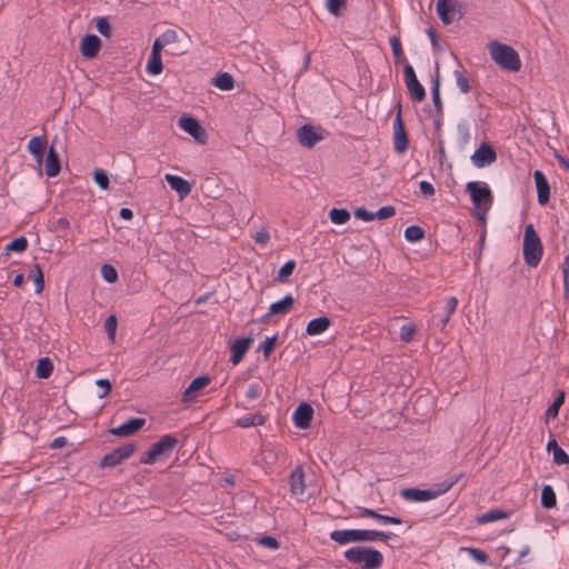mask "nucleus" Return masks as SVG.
<instances>
[{
  "label": "nucleus",
  "mask_w": 569,
  "mask_h": 569,
  "mask_svg": "<svg viewBox=\"0 0 569 569\" xmlns=\"http://www.w3.org/2000/svg\"><path fill=\"white\" fill-rule=\"evenodd\" d=\"M392 537H395L392 532L373 529H345L330 532V539L340 545H346L349 542L375 541L377 539L390 540Z\"/></svg>",
  "instance_id": "1"
},
{
  "label": "nucleus",
  "mask_w": 569,
  "mask_h": 569,
  "mask_svg": "<svg viewBox=\"0 0 569 569\" xmlns=\"http://www.w3.org/2000/svg\"><path fill=\"white\" fill-rule=\"evenodd\" d=\"M491 59L503 70L518 72L521 60L518 52L509 44L491 41L488 46Z\"/></svg>",
  "instance_id": "2"
},
{
  "label": "nucleus",
  "mask_w": 569,
  "mask_h": 569,
  "mask_svg": "<svg viewBox=\"0 0 569 569\" xmlns=\"http://www.w3.org/2000/svg\"><path fill=\"white\" fill-rule=\"evenodd\" d=\"M343 556L351 563L362 565L361 569H378L383 562L382 553L370 547H351Z\"/></svg>",
  "instance_id": "3"
},
{
  "label": "nucleus",
  "mask_w": 569,
  "mask_h": 569,
  "mask_svg": "<svg viewBox=\"0 0 569 569\" xmlns=\"http://www.w3.org/2000/svg\"><path fill=\"white\" fill-rule=\"evenodd\" d=\"M543 246L532 223L525 228L522 254L529 267H537L542 258Z\"/></svg>",
  "instance_id": "4"
},
{
  "label": "nucleus",
  "mask_w": 569,
  "mask_h": 569,
  "mask_svg": "<svg viewBox=\"0 0 569 569\" xmlns=\"http://www.w3.org/2000/svg\"><path fill=\"white\" fill-rule=\"evenodd\" d=\"M178 439L171 435H166L159 441L151 445L148 451L140 458L143 465H153L164 461L173 451Z\"/></svg>",
  "instance_id": "5"
},
{
  "label": "nucleus",
  "mask_w": 569,
  "mask_h": 569,
  "mask_svg": "<svg viewBox=\"0 0 569 569\" xmlns=\"http://www.w3.org/2000/svg\"><path fill=\"white\" fill-rule=\"evenodd\" d=\"M466 190L470 194V199L475 209L492 207L493 196L487 183L470 181L466 184Z\"/></svg>",
  "instance_id": "6"
},
{
  "label": "nucleus",
  "mask_w": 569,
  "mask_h": 569,
  "mask_svg": "<svg viewBox=\"0 0 569 569\" xmlns=\"http://www.w3.org/2000/svg\"><path fill=\"white\" fill-rule=\"evenodd\" d=\"M180 129L190 134L199 144H206L208 141V133L201 126L200 121L191 116H180Z\"/></svg>",
  "instance_id": "7"
},
{
  "label": "nucleus",
  "mask_w": 569,
  "mask_h": 569,
  "mask_svg": "<svg viewBox=\"0 0 569 569\" xmlns=\"http://www.w3.org/2000/svg\"><path fill=\"white\" fill-rule=\"evenodd\" d=\"M462 3L459 0H438L436 4L437 13L443 24H450L458 13V19L462 17Z\"/></svg>",
  "instance_id": "8"
},
{
  "label": "nucleus",
  "mask_w": 569,
  "mask_h": 569,
  "mask_svg": "<svg viewBox=\"0 0 569 569\" xmlns=\"http://www.w3.org/2000/svg\"><path fill=\"white\" fill-rule=\"evenodd\" d=\"M403 76L407 89L417 102H421L426 98V90L423 86L419 82L415 69L411 64L406 63L403 67Z\"/></svg>",
  "instance_id": "9"
},
{
  "label": "nucleus",
  "mask_w": 569,
  "mask_h": 569,
  "mask_svg": "<svg viewBox=\"0 0 569 569\" xmlns=\"http://www.w3.org/2000/svg\"><path fill=\"white\" fill-rule=\"evenodd\" d=\"M470 159L475 167L485 168L497 160V152L490 143L482 142Z\"/></svg>",
  "instance_id": "10"
},
{
  "label": "nucleus",
  "mask_w": 569,
  "mask_h": 569,
  "mask_svg": "<svg viewBox=\"0 0 569 569\" xmlns=\"http://www.w3.org/2000/svg\"><path fill=\"white\" fill-rule=\"evenodd\" d=\"M136 450V446L133 443H127L121 447H118L109 455L104 456L100 462L101 467H114L122 462L124 459H128L132 456Z\"/></svg>",
  "instance_id": "11"
},
{
  "label": "nucleus",
  "mask_w": 569,
  "mask_h": 569,
  "mask_svg": "<svg viewBox=\"0 0 569 569\" xmlns=\"http://www.w3.org/2000/svg\"><path fill=\"white\" fill-rule=\"evenodd\" d=\"M211 382L210 377L208 376H199L196 379L191 381V383L188 386V388L184 390L181 397V401L190 405L194 402L197 397L199 396V392L204 389L207 386H209Z\"/></svg>",
  "instance_id": "12"
},
{
  "label": "nucleus",
  "mask_w": 569,
  "mask_h": 569,
  "mask_svg": "<svg viewBox=\"0 0 569 569\" xmlns=\"http://www.w3.org/2000/svg\"><path fill=\"white\" fill-rule=\"evenodd\" d=\"M297 138L300 144L307 148L315 147L319 141L323 139L320 132L311 124H303L300 127L297 133Z\"/></svg>",
  "instance_id": "13"
},
{
  "label": "nucleus",
  "mask_w": 569,
  "mask_h": 569,
  "mask_svg": "<svg viewBox=\"0 0 569 569\" xmlns=\"http://www.w3.org/2000/svg\"><path fill=\"white\" fill-rule=\"evenodd\" d=\"M144 425V418H131L122 425L112 428L110 432L116 437H129L138 432Z\"/></svg>",
  "instance_id": "14"
},
{
  "label": "nucleus",
  "mask_w": 569,
  "mask_h": 569,
  "mask_svg": "<svg viewBox=\"0 0 569 569\" xmlns=\"http://www.w3.org/2000/svg\"><path fill=\"white\" fill-rule=\"evenodd\" d=\"M533 179L537 188V200L540 206H545L550 199V186L545 176L540 170L533 172Z\"/></svg>",
  "instance_id": "15"
},
{
  "label": "nucleus",
  "mask_w": 569,
  "mask_h": 569,
  "mask_svg": "<svg viewBox=\"0 0 569 569\" xmlns=\"http://www.w3.org/2000/svg\"><path fill=\"white\" fill-rule=\"evenodd\" d=\"M313 417V408L311 405L302 402L300 403L292 416L293 423L296 427L306 429L310 426Z\"/></svg>",
  "instance_id": "16"
},
{
  "label": "nucleus",
  "mask_w": 569,
  "mask_h": 569,
  "mask_svg": "<svg viewBox=\"0 0 569 569\" xmlns=\"http://www.w3.org/2000/svg\"><path fill=\"white\" fill-rule=\"evenodd\" d=\"M101 48V40L96 34H86L80 41V52L87 59L94 58Z\"/></svg>",
  "instance_id": "17"
},
{
  "label": "nucleus",
  "mask_w": 569,
  "mask_h": 569,
  "mask_svg": "<svg viewBox=\"0 0 569 569\" xmlns=\"http://www.w3.org/2000/svg\"><path fill=\"white\" fill-rule=\"evenodd\" d=\"M458 306V299L456 297H448L445 300V312L443 315H435L432 317V321L443 330L448 322L450 321L451 316L455 313Z\"/></svg>",
  "instance_id": "18"
},
{
  "label": "nucleus",
  "mask_w": 569,
  "mask_h": 569,
  "mask_svg": "<svg viewBox=\"0 0 569 569\" xmlns=\"http://www.w3.org/2000/svg\"><path fill=\"white\" fill-rule=\"evenodd\" d=\"M290 492L292 496H302L305 493V472L301 466H297L289 476Z\"/></svg>",
  "instance_id": "19"
},
{
  "label": "nucleus",
  "mask_w": 569,
  "mask_h": 569,
  "mask_svg": "<svg viewBox=\"0 0 569 569\" xmlns=\"http://www.w3.org/2000/svg\"><path fill=\"white\" fill-rule=\"evenodd\" d=\"M431 490L419 488H406L400 491V496L411 502H426L432 500Z\"/></svg>",
  "instance_id": "20"
},
{
  "label": "nucleus",
  "mask_w": 569,
  "mask_h": 569,
  "mask_svg": "<svg viewBox=\"0 0 569 569\" xmlns=\"http://www.w3.org/2000/svg\"><path fill=\"white\" fill-rule=\"evenodd\" d=\"M252 342V339L250 337L237 339L231 345V362L233 365L239 363L244 355L247 353L250 345Z\"/></svg>",
  "instance_id": "21"
},
{
  "label": "nucleus",
  "mask_w": 569,
  "mask_h": 569,
  "mask_svg": "<svg viewBox=\"0 0 569 569\" xmlns=\"http://www.w3.org/2000/svg\"><path fill=\"white\" fill-rule=\"evenodd\" d=\"M331 325V320L327 316H321L310 320L306 328L308 336H317L323 333Z\"/></svg>",
  "instance_id": "22"
},
{
  "label": "nucleus",
  "mask_w": 569,
  "mask_h": 569,
  "mask_svg": "<svg viewBox=\"0 0 569 569\" xmlns=\"http://www.w3.org/2000/svg\"><path fill=\"white\" fill-rule=\"evenodd\" d=\"M359 516L366 518H372L381 521L382 523L400 525L402 521L400 518L381 515L373 509L366 507H358Z\"/></svg>",
  "instance_id": "23"
},
{
  "label": "nucleus",
  "mask_w": 569,
  "mask_h": 569,
  "mask_svg": "<svg viewBox=\"0 0 569 569\" xmlns=\"http://www.w3.org/2000/svg\"><path fill=\"white\" fill-rule=\"evenodd\" d=\"M295 305V298L291 295H286L282 299L272 302L269 307V315H287Z\"/></svg>",
  "instance_id": "24"
},
{
  "label": "nucleus",
  "mask_w": 569,
  "mask_h": 569,
  "mask_svg": "<svg viewBox=\"0 0 569 569\" xmlns=\"http://www.w3.org/2000/svg\"><path fill=\"white\" fill-rule=\"evenodd\" d=\"M46 174L50 178L58 176L60 172L59 156L53 147H50L46 158Z\"/></svg>",
  "instance_id": "25"
},
{
  "label": "nucleus",
  "mask_w": 569,
  "mask_h": 569,
  "mask_svg": "<svg viewBox=\"0 0 569 569\" xmlns=\"http://www.w3.org/2000/svg\"><path fill=\"white\" fill-rule=\"evenodd\" d=\"M267 418L261 412H256L253 415L243 416L236 420V426L240 428H249L256 426L264 425Z\"/></svg>",
  "instance_id": "26"
},
{
  "label": "nucleus",
  "mask_w": 569,
  "mask_h": 569,
  "mask_svg": "<svg viewBox=\"0 0 569 569\" xmlns=\"http://www.w3.org/2000/svg\"><path fill=\"white\" fill-rule=\"evenodd\" d=\"M211 84L220 90L230 91L234 88V79L229 72H219L212 78Z\"/></svg>",
  "instance_id": "27"
},
{
  "label": "nucleus",
  "mask_w": 569,
  "mask_h": 569,
  "mask_svg": "<svg viewBox=\"0 0 569 569\" xmlns=\"http://www.w3.org/2000/svg\"><path fill=\"white\" fill-rule=\"evenodd\" d=\"M162 71L161 50H156L152 47L150 57L147 62V72L150 76H157Z\"/></svg>",
  "instance_id": "28"
},
{
  "label": "nucleus",
  "mask_w": 569,
  "mask_h": 569,
  "mask_svg": "<svg viewBox=\"0 0 569 569\" xmlns=\"http://www.w3.org/2000/svg\"><path fill=\"white\" fill-rule=\"evenodd\" d=\"M431 98L437 112V116H442V101L440 98V73L437 69L436 76L432 79Z\"/></svg>",
  "instance_id": "29"
},
{
  "label": "nucleus",
  "mask_w": 569,
  "mask_h": 569,
  "mask_svg": "<svg viewBox=\"0 0 569 569\" xmlns=\"http://www.w3.org/2000/svg\"><path fill=\"white\" fill-rule=\"evenodd\" d=\"M540 502L541 506L546 509H551L556 507L557 497L553 488L550 485H545L542 487Z\"/></svg>",
  "instance_id": "30"
},
{
  "label": "nucleus",
  "mask_w": 569,
  "mask_h": 569,
  "mask_svg": "<svg viewBox=\"0 0 569 569\" xmlns=\"http://www.w3.org/2000/svg\"><path fill=\"white\" fill-rule=\"evenodd\" d=\"M44 139L42 137H33L28 142L29 152L41 162L43 156Z\"/></svg>",
  "instance_id": "31"
},
{
  "label": "nucleus",
  "mask_w": 569,
  "mask_h": 569,
  "mask_svg": "<svg viewBox=\"0 0 569 569\" xmlns=\"http://www.w3.org/2000/svg\"><path fill=\"white\" fill-rule=\"evenodd\" d=\"M409 147V139L405 131H396L393 133V149L397 153H403Z\"/></svg>",
  "instance_id": "32"
},
{
  "label": "nucleus",
  "mask_w": 569,
  "mask_h": 569,
  "mask_svg": "<svg viewBox=\"0 0 569 569\" xmlns=\"http://www.w3.org/2000/svg\"><path fill=\"white\" fill-rule=\"evenodd\" d=\"M53 371V366L50 359L48 358H41L38 361L37 368H36V375L38 378L47 379L50 377V375Z\"/></svg>",
  "instance_id": "33"
},
{
  "label": "nucleus",
  "mask_w": 569,
  "mask_h": 569,
  "mask_svg": "<svg viewBox=\"0 0 569 569\" xmlns=\"http://www.w3.org/2000/svg\"><path fill=\"white\" fill-rule=\"evenodd\" d=\"M507 517H508V513L505 512L503 510H501V509H491V510L482 513L478 518V522L479 523H488V522L497 521V520H500V519H505Z\"/></svg>",
  "instance_id": "34"
},
{
  "label": "nucleus",
  "mask_w": 569,
  "mask_h": 569,
  "mask_svg": "<svg viewBox=\"0 0 569 569\" xmlns=\"http://www.w3.org/2000/svg\"><path fill=\"white\" fill-rule=\"evenodd\" d=\"M176 38L177 34L174 30H167L154 40L152 47H154L156 50H162L164 46L174 42Z\"/></svg>",
  "instance_id": "35"
},
{
  "label": "nucleus",
  "mask_w": 569,
  "mask_h": 569,
  "mask_svg": "<svg viewBox=\"0 0 569 569\" xmlns=\"http://www.w3.org/2000/svg\"><path fill=\"white\" fill-rule=\"evenodd\" d=\"M390 46L392 49V53L395 57L396 63H403L406 61V57L401 47L400 38L398 36L390 37Z\"/></svg>",
  "instance_id": "36"
},
{
  "label": "nucleus",
  "mask_w": 569,
  "mask_h": 569,
  "mask_svg": "<svg viewBox=\"0 0 569 569\" xmlns=\"http://www.w3.org/2000/svg\"><path fill=\"white\" fill-rule=\"evenodd\" d=\"M329 218L331 222L336 224H342L350 219V212L345 208H332L329 212Z\"/></svg>",
  "instance_id": "37"
},
{
  "label": "nucleus",
  "mask_w": 569,
  "mask_h": 569,
  "mask_svg": "<svg viewBox=\"0 0 569 569\" xmlns=\"http://www.w3.org/2000/svg\"><path fill=\"white\" fill-rule=\"evenodd\" d=\"M405 238L409 242H418L425 238V230L419 226H409L405 230Z\"/></svg>",
  "instance_id": "38"
},
{
  "label": "nucleus",
  "mask_w": 569,
  "mask_h": 569,
  "mask_svg": "<svg viewBox=\"0 0 569 569\" xmlns=\"http://www.w3.org/2000/svg\"><path fill=\"white\" fill-rule=\"evenodd\" d=\"M28 247V240L26 237L21 236L19 238H16L14 240L10 241L7 246H6V252L9 253V252H18V253H21L23 251H26Z\"/></svg>",
  "instance_id": "39"
},
{
  "label": "nucleus",
  "mask_w": 569,
  "mask_h": 569,
  "mask_svg": "<svg viewBox=\"0 0 569 569\" xmlns=\"http://www.w3.org/2000/svg\"><path fill=\"white\" fill-rule=\"evenodd\" d=\"M453 76L456 79V84L462 93H468L471 90L468 78L460 70H455Z\"/></svg>",
  "instance_id": "40"
},
{
  "label": "nucleus",
  "mask_w": 569,
  "mask_h": 569,
  "mask_svg": "<svg viewBox=\"0 0 569 569\" xmlns=\"http://www.w3.org/2000/svg\"><path fill=\"white\" fill-rule=\"evenodd\" d=\"M296 266L297 264L295 260H288L278 271V281L284 282L287 278L292 274V272L296 269Z\"/></svg>",
  "instance_id": "41"
},
{
  "label": "nucleus",
  "mask_w": 569,
  "mask_h": 569,
  "mask_svg": "<svg viewBox=\"0 0 569 569\" xmlns=\"http://www.w3.org/2000/svg\"><path fill=\"white\" fill-rule=\"evenodd\" d=\"M277 340H278V336L273 335L272 337L266 338L264 341H262V343L260 345L259 349L263 351L264 359H268L270 357V355L272 353V351L276 347Z\"/></svg>",
  "instance_id": "42"
},
{
  "label": "nucleus",
  "mask_w": 569,
  "mask_h": 569,
  "mask_svg": "<svg viewBox=\"0 0 569 569\" xmlns=\"http://www.w3.org/2000/svg\"><path fill=\"white\" fill-rule=\"evenodd\" d=\"M565 402V392H560L557 398L553 400V402L549 406V408L546 411V415L548 417L556 418L559 413V409Z\"/></svg>",
  "instance_id": "43"
},
{
  "label": "nucleus",
  "mask_w": 569,
  "mask_h": 569,
  "mask_svg": "<svg viewBox=\"0 0 569 569\" xmlns=\"http://www.w3.org/2000/svg\"><path fill=\"white\" fill-rule=\"evenodd\" d=\"M417 328L412 323H406L400 328V339L403 342H411L413 340V337L416 335Z\"/></svg>",
  "instance_id": "44"
},
{
  "label": "nucleus",
  "mask_w": 569,
  "mask_h": 569,
  "mask_svg": "<svg viewBox=\"0 0 569 569\" xmlns=\"http://www.w3.org/2000/svg\"><path fill=\"white\" fill-rule=\"evenodd\" d=\"M101 276L109 283H114L118 280V272L116 268L108 263L101 267Z\"/></svg>",
  "instance_id": "45"
},
{
  "label": "nucleus",
  "mask_w": 569,
  "mask_h": 569,
  "mask_svg": "<svg viewBox=\"0 0 569 569\" xmlns=\"http://www.w3.org/2000/svg\"><path fill=\"white\" fill-rule=\"evenodd\" d=\"M94 182L103 190L109 188V177L102 169H96L93 172Z\"/></svg>",
  "instance_id": "46"
},
{
  "label": "nucleus",
  "mask_w": 569,
  "mask_h": 569,
  "mask_svg": "<svg viewBox=\"0 0 569 569\" xmlns=\"http://www.w3.org/2000/svg\"><path fill=\"white\" fill-rule=\"evenodd\" d=\"M97 30L100 32V34H102L106 38L111 37L112 29H111L109 20L106 17L98 19Z\"/></svg>",
  "instance_id": "47"
},
{
  "label": "nucleus",
  "mask_w": 569,
  "mask_h": 569,
  "mask_svg": "<svg viewBox=\"0 0 569 569\" xmlns=\"http://www.w3.org/2000/svg\"><path fill=\"white\" fill-rule=\"evenodd\" d=\"M347 0H327V9L333 16H339L342 8L346 7Z\"/></svg>",
  "instance_id": "48"
},
{
  "label": "nucleus",
  "mask_w": 569,
  "mask_h": 569,
  "mask_svg": "<svg viewBox=\"0 0 569 569\" xmlns=\"http://www.w3.org/2000/svg\"><path fill=\"white\" fill-rule=\"evenodd\" d=\"M104 328L108 332V336L111 341H114L116 339V331H117V318L114 315H111L107 318L104 322Z\"/></svg>",
  "instance_id": "49"
},
{
  "label": "nucleus",
  "mask_w": 569,
  "mask_h": 569,
  "mask_svg": "<svg viewBox=\"0 0 569 569\" xmlns=\"http://www.w3.org/2000/svg\"><path fill=\"white\" fill-rule=\"evenodd\" d=\"M553 462L558 466L568 465L569 463V456L562 448H557L553 450L552 453Z\"/></svg>",
  "instance_id": "50"
},
{
  "label": "nucleus",
  "mask_w": 569,
  "mask_h": 569,
  "mask_svg": "<svg viewBox=\"0 0 569 569\" xmlns=\"http://www.w3.org/2000/svg\"><path fill=\"white\" fill-rule=\"evenodd\" d=\"M261 395V386L259 382H252L248 386L246 398L250 401L256 400Z\"/></svg>",
  "instance_id": "51"
},
{
  "label": "nucleus",
  "mask_w": 569,
  "mask_h": 569,
  "mask_svg": "<svg viewBox=\"0 0 569 569\" xmlns=\"http://www.w3.org/2000/svg\"><path fill=\"white\" fill-rule=\"evenodd\" d=\"M34 283H36V293L39 295L42 292L44 282H43V272L39 264L34 266Z\"/></svg>",
  "instance_id": "52"
},
{
  "label": "nucleus",
  "mask_w": 569,
  "mask_h": 569,
  "mask_svg": "<svg viewBox=\"0 0 569 569\" xmlns=\"http://www.w3.org/2000/svg\"><path fill=\"white\" fill-rule=\"evenodd\" d=\"M258 545L267 547L272 550H277L279 548V541L272 536H263L258 539Z\"/></svg>",
  "instance_id": "53"
},
{
  "label": "nucleus",
  "mask_w": 569,
  "mask_h": 569,
  "mask_svg": "<svg viewBox=\"0 0 569 569\" xmlns=\"http://www.w3.org/2000/svg\"><path fill=\"white\" fill-rule=\"evenodd\" d=\"M469 553L473 560L479 563H486L489 560V556L481 549L469 548Z\"/></svg>",
  "instance_id": "54"
},
{
  "label": "nucleus",
  "mask_w": 569,
  "mask_h": 569,
  "mask_svg": "<svg viewBox=\"0 0 569 569\" xmlns=\"http://www.w3.org/2000/svg\"><path fill=\"white\" fill-rule=\"evenodd\" d=\"M396 209L392 206L381 207L375 212L376 219H388L395 216Z\"/></svg>",
  "instance_id": "55"
},
{
  "label": "nucleus",
  "mask_w": 569,
  "mask_h": 569,
  "mask_svg": "<svg viewBox=\"0 0 569 569\" xmlns=\"http://www.w3.org/2000/svg\"><path fill=\"white\" fill-rule=\"evenodd\" d=\"M96 385L101 389V392L98 395L100 399L107 397L111 391V382L108 379H98Z\"/></svg>",
  "instance_id": "56"
},
{
  "label": "nucleus",
  "mask_w": 569,
  "mask_h": 569,
  "mask_svg": "<svg viewBox=\"0 0 569 569\" xmlns=\"http://www.w3.org/2000/svg\"><path fill=\"white\" fill-rule=\"evenodd\" d=\"M254 240L257 243L261 246H266L270 241V233L267 228H261L254 234Z\"/></svg>",
  "instance_id": "57"
},
{
  "label": "nucleus",
  "mask_w": 569,
  "mask_h": 569,
  "mask_svg": "<svg viewBox=\"0 0 569 569\" xmlns=\"http://www.w3.org/2000/svg\"><path fill=\"white\" fill-rule=\"evenodd\" d=\"M355 217L357 219H360V220H363V221H372L376 219V216H375V212L372 211H368L367 209L365 208H358L356 211H355Z\"/></svg>",
  "instance_id": "58"
},
{
  "label": "nucleus",
  "mask_w": 569,
  "mask_h": 569,
  "mask_svg": "<svg viewBox=\"0 0 569 569\" xmlns=\"http://www.w3.org/2000/svg\"><path fill=\"white\" fill-rule=\"evenodd\" d=\"M491 208H480L475 209L473 208V214L478 219V221L481 223L482 228H486L487 224V216Z\"/></svg>",
  "instance_id": "59"
},
{
  "label": "nucleus",
  "mask_w": 569,
  "mask_h": 569,
  "mask_svg": "<svg viewBox=\"0 0 569 569\" xmlns=\"http://www.w3.org/2000/svg\"><path fill=\"white\" fill-rule=\"evenodd\" d=\"M401 110H402V107H401V103L398 104V110H397V113H396V118L393 120V133L396 131H405V124H403V121H402V117H401Z\"/></svg>",
  "instance_id": "60"
},
{
  "label": "nucleus",
  "mask_w": 569,
  "mask_h": 569,
  "mask_svg": "<svg viewBox=\"0 0 569 569\" xmlns=\"http://www.w3.org/2000/svg\"><path fill=\"white\" fill-rule=\"evenodd\" d=\"M419 189L420 192L426 197H431L436 192L435 187L430 182L425 180L419 182Z\"/></svg>",
  "instance_id": "61"
},
{
  "label": "nucleus",
  "mask_w": 569,
  "mask_h": 569,
  "mask_svg": "<svg viewBox=\"0 0 569 569\" xmlns=\"http://www.w3.org/2000/svg\"><path fill=\"white\" fill-rule=\"evenodd\" d=\"M429 490H431V493H433L432 499H435L441 495H445L450 489L446 486L445 482L441 481L439 483L433 485V487L430 488Z\"/></svg>",
  "instance_id": "62"
},
{
  "label": "nucleus",
  "mask_w": 569,
  "mask_h": 569,
  "mask_svg": "<svg viewBox=\"0 0 569 569\" xmlns=\"http://www.w3.org/2000/svg\"><path fill=\"white\" fill-rule=\"evenodd\" d=\"M190 192H191L190 182L180 178V200L186 198Z\"/></svg>",
  "instance_id": "63"
},
{
  "label": "nucleus",
  "mask_w": 569,
  "mask_h": 569,
  "mask_svg": "<svg viewBox=\"0 0 569 569\" xmlns=\"http://www.w3.org/2000/svg\"><path fill=\"white\" fill-rule=\"evenodd\" d=\"M465 473L463 472H460V473H457V475H452L448 478H446L442 482L446 483V486L451 489L457 482H459V480L461 478H463Z\"/></svg>",
  "instance_id": "64"
}]
</instances>
